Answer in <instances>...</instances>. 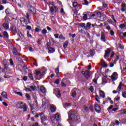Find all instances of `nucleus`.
<instances>
[{
    "label": "nucleus",
    "instance_id": "f257e3e1",
    "mask_svg": "<svg viewBox=\"0 0 126 126\" xmlns=\"http://www.w3.org/2000/svg\"><path fill=\"white\" fill-rule=\"evenodd\" d=\"M18 104L20 106V109H24L23 112L27 111V105L25 103H23L22 101H19Z\"/></svg>",
    "mask_w": 126,
    "mask_h": 126
},
{
    "label": "nucleus",
    "instance_id": "f03ea898",
    "mask_svg": "<svg viewBox=\"0 0 126 126\" xmlns=\"http://www.w3.org/2000/svg\"><path fill=\"white\" fill-rule=\"evenodd\" d=\"M27 20L24 19V18H21L20 20L21 24H23L24 23H25L26 25H27L29 21H30V20H29V15L28 14V13H27Z\"/></svg>",
    "mask_w": 126,
    "mask_h": 126
},
{
    "label": "nucleus",
    "instance_id": "7ed1b4c3",
    "mask_svg": "<svg viewBox=\"0 0 126 126\" xmlns=\"http://www.w3.org/2000/svg\"><path fill=\"white\" fill-rule=\"evenodd\" d=\"M3 63L4 64V69L7 71H11V69L8 67V66H9V64L8 63H7V61L5 60H3Z\"/></svg>",
    "mask_w": 126,
    "mask_h": 126
},
{
    "label": "nucleus",
    "instance_id": "20e7f679",
    "mask_svg": "<svg viewBox=\"0 0 126 126\" xmlns=\"http://www.w3.org/2000/svg\"><path fill=\"white\" fill-rule=\"evenodd\" d=\"M50 10L51 12V14L54 15V13H57V12H59V8L57 6H53L52 7H50Z\"/></svg>",
    "mask_w": 126,
    "mask_h": 126
},
{
    "label": "nucleus",
    "instance_id": "39448f33",
    "mask_svg": "<svg viewBox=\"0 0 126 126\" xmlns=\"http://www.w3.org/2000/svg\"><path fill=\"white\" fill-rule=\"evenodd\" d=\"M30 106L32 110L37 109V107H38V101L36 99H35L34 101H33L32 104L30 103Z\"/></svg>",
    "mask_w": 126,
    "mask_h": 126
},
{
    "label": "nucleus",
    "instance_id": "423d86ee",
    "mask_svg": "<svg viewBox=\"0 0 126 126\" xmlns=\"http://www.w3.org/2000/svg\"><path fill=\"white\" fill-rule=\"evenodd\" d=\"M46 72H42V71L36 70L35 71V74L37 76L39 77V78H42L44 75H45Z\"/></svg>",
    "mask_w": 126,
    "mask_h": 126
},
{
    "label": "nucleus",
    "instance_id": "0eeeda50",
    "mask_svg": "<svg viewBox=\"0 0 126 126\" xmlns=\"http://www.w3.org/2000/svg\"><path fill=\"white\" fill-rule=\"evenodd\" d=\"M82 73L84 75L85 77L88 79V78H90V75L91 73H90V71L88 70H86L85 71H82Z\"/></svg>",
    "mask_w": 126,
    "mask_h": 126
},
{
    "label": "nucleus",
    "instance_id": "6e6552de",
    "mask_svg": "<svg viewBox=\"0 0 126 126\" xmlns=\"http://www.w3.org/2000/svg\"><path fill=\"white\" fill-rule=\"evenodd\" d=\"M54 94L56 95L58 98H60V96H61V91L59 88H56L54 90Z\"/></svg>",
    "mask_w": 126,
    "mask_h": 126
},
{
    "label": "nucleus",
    "instance_id": "1a4fd4ad",
    "mask_svg": "<svg viewBox=\"0 0 126 126\" xmlns=\"http://www.w3.org/2000/svg\"><path fill=\"white\" fill-rule=\"evenodd\" d=\"M118 73H117V72H113L111 76L112 80H113V81L117 80V79H118Z\"/></svg>",
    "mask_w": 126,
    "mask_h": 126
},
{
    "label": "nucleus",
    "instance_id": "9d476101",
    "mask_svg": "<svg viewBox=\"0 0 126 126\" xmlns=\"http://www.w3.org/2000/svg\"><path fill=\"white\" fill-rule=\"evenodd\" d=\"M111 52H112V49H111V48L107 49V50L105 51L104 58H109V57H110V53H111Z\"/></svg>",
    "mask_w": 126,
    "mask_h": 126
},
{
    "label": "nucleus",
    "instance_id": "9b49d317",
    "mask_svg": "<svg viewBox=\"0 0 126 126\" xmlns=\"http://www.w3.org/2000/svg\"><path fill=\"white\" fill-rule=\"evenodd\" d=\"M30 9L29 10V13H33L36 14V9L34 7H32V6H29Z\"/></svg>",
    "mask_w": 126,
    "mask_h": 126
},
{
    "label": "nucleus",
    "instance_id": "f8f14e48",
    "mask_svg": "<svg viewBox=\"0 0 126 126\" xmlns=\"http://www.w3.org/2000/svg\"><path fill=\"white\" fill-rule=\"evenodd\" d=\"M50 110L51 113H55V112L57 111V107H56V106L54 104H51Z\"/></svg>",
    "mask_w": 126,
    "mask_h": 126
},
{
    "label": "nucleus",
    "instance_id": "ddd939ff",
    "mask_svg": "<svg viewBox=\"0 0 126 126\" xmlns=\"http://www.w3.org/2000/svg\"><path fill=\"white\" fill-rule=\"evenodd\" d=\"M69 120L71 122H77V116L76 115H73L69 117Z\"/></svg>",
    "mask_w": 126,
    "mask_h": 126
},
{
    "label": "nucleus",
    "instance_id": "4468645a",
    "mask_svg": "<svg viewBox=\"0 0 126 126\" xmlns=\"http://www.w3.org/2000/svg\"><path fill=\"white\" fill-rule=\"evenodd\" d=\"M94 109L95 111L97 112V113H98V114H99V113H101V107H100V105L98 104H95L94 106Z\"/></svg>",
    "mask_w": 126,
    "mask_h": 126
},
{
    "label": "nucleus",
    "instance_id": "2eb2a0df",
    "mask_svg": "<svg viewBox=\"0 0 126 126\" xmlns=\"http://www.w3.org/2000/svg\"><path fill=\"white\" fill-rule=\"evenodd\" d=\"M75 114H76V111L74 110H70L68 113V117H71L72 116H75Z\"/></svg>",
    "mask_w": 126,
    "mask_h": 126
},
{
    "label": "nucleus",
    "instance_id": "dca6fc26",
    "mask_svg": "<svg viewBox=\"0 0 126 126\" xmlns=\"http://www.w3.org/2000/svg\"><path fill=\"white\" fill-rule=\"evenodd\" d=\"M5 13L6 14H7V15H9V16H11V15H12V13L10 12V10L8 8L5 10Z\"/></svg>",
    "mask_w": 126,
    "mask_h": 126
},
{
    "label": "nucleus",
    "instance_id": "f3484780",
    "mask_svg": "<svg viewBox=\"0 0 126 126\" xmlns=\"http://www.w3.org/2000/svg\"><path fill=\"white\" fill-rule=\"evenodd\" d=\"M13 54L15 56H18V55H19V53H18V50L15 48H14L13 49Z\"/></svg>",
    "mask_w": 126,
    "mask_h": 126
},
{
    "label": "nucleus",
    "instance_id": "a211bd4d",
    "mask_svg": "<svg viewBox=\"0 0 126 126\" xmlns=\"http://www.w3.org/2000/svg\"><path fill=\"white\" fill-rule=\"evenodd\" d=\"M2 34H3L4 38L5 40H8L9 35L7 32H3Z\"/></svg>",
    "mask_w": 126,
    "mask_h": 126
},
{
    "label": "nucleus",
    "instance_id": "6ab92c4d",
    "mask_svg": "<svg viewBox=\"0 0 126 126\" xmlns=\"http://www.w3.org/2000/svg\"><path fill=\"white\" fill-rule=\"evenodd\" d=\"M40 91L42 93H46V92H47V90H46V88H45L44 86H41L40 87Z\"/></svg>",
    "mask_w": 126,
    "mask_h": 126
},
{
    "label": "nucleus",
    "instance_id": "aec40b11",
    "mask_svg": "<svg viewBox=\"0 0 126 126\" xmlns=\"http://www.w3.org/2000/svg\"><path fill=\"white\" fill-rule=\"evenodd\" d=\"M123 86H124V84L123 83V82H121L117 88V90L118 91H121V90H122V87H123Z\"/></svg>",
    "mask_w": 126,
    "mask_h": 126
},
{
    "label": "nucleus",
    "instance_id": "412c9836",
    "mask_svg": "<svg viewBox=\"0 0 126 126\" xmlns=\"http://www.w3.org/2000/svg\"><path fill=\"white\" fill-rule=\"evenodd\" d=\"M1 96L4 98V99H7V93L5 92H2L1 93Z\"/></svg>",
    "mask_w": 126,
    "mask_h": 126
},
{
    "label": "nucleus",
    "instance_id": "4be33fe9",
    "mask_svg": "<svg viewBox=\"0 0 126 126\" xmlns=\"http://www.w3.org/2000/svg\"><path fill=\"white\" fill-rule=\"evenodd\" d=\"M91 26V23L89 22L87 23L86 26L85 27V29L86 30H89Z\"/></svg>",
    "mask_w": 126,
    "mask_h": 126
},
{
    "label": "nucleus",
    "instance_id": "5701e85b",
    "mask_svg": "<svg viewBox=\"0 0 126 126\" xmlns=\"http://www.w3.org/2000/svg\"><path fill=\"white\" fill-rule=\"evenodd\" d=\"M48 50L49 54H53L55 52V49L50 47L49 48L47 49Z\"/></svg>",
    "mask_w": 126,
    "mask_h": 126
},
{
    "label": "nucleus",
    "instance_id": "b1692460",
    "mask_svg": "<svg viewBox=\"0 0 126 126\" xmlns=\"http://www.w3.org/2000/svg\"><path fill=\"white\" fill-rule=\"evenodd\" d=\"M101 39L103 42L106 41V37H105V34L102 33L101 36Z\"/></svg>",
    "mask_w": 126,
    "mask_h": 126
},
{
    "label": "nucleus",
    "instance_id": "393cba45",
    "mask_svg": "<svg viewBox=\"0 0 126 126\" xmlns=\"http://www.w3.org/2000/svg\"><path fill=\"white\" fill-rule=\"evenodd\" d=\"M3 27L4 28V29H8L9 28V26L8 25V24L7 23H4L3 24Z\"/></svg>",
    "mask_w": 126,
    "mask_h": 126
},
{
    "label": "nucleus",
    "instance_id": "a878e982",
    "mask_svg": "<svg viewBox=\"0 0 126 126\" xmlns=\"http://www.w3.org/2000/svg\"><path fill=\"white\" fill-rule=\"evenodd\" d=\"M101 63L103 65V67H107L108 66V64L106 63V62L105 61H101Z\"/></svg>",
    "mask_w": 126,
    "mask_h": 126
},
{
    "label": "nucleus",
    "instance_id": "bb28decb",
    "mask_svg": "<svg viewBox=\"0 0 126 126\" xmlns=\"http://www.w3.org/2000/svg\"><path fill=\"white\" fill-rule=\"evenodd\" d=\"M55 119L57 121H60L61 120V118H60V115H59V113H57L55 115Z\"/></svg>",
    "mask_w": 126,
    "mask_h": 126
},
{
    "label": "nucleus",
    "instance_id": "cd10ccee",
    "mask_svg": "<svg viewBox=\"0 0 126 126\" xmlns=\"http://www.w3.org/2000/svg\"><path fill=\"white\" fill-rule=\"evenodd\" d=\"M41 123H43V122H44L45 121H47V117L44 116L41 118Z\"/></svg>",
    "mask_w": 126,
    "mask_h": 126
},
{
    "label": "nucleus",
    "instance_id": "c85d7f7f",
    "mask_svg": "<svg viewBox=\"0 0 126 126\" xmlns=\"http://www.w3.org/2000/svg\"><path fill=\"white\" fill-rule=\"evenodd\" d=\"M120 36L122 38H125L126 36V32L124 33V32H120Z\"/></svg>",
    "mask_w": 126,
    "mask_h": 126
},
{
    "label": "nucleus",
    "instance_id": "c756f323",
    "mask_svg": "<svg viewBox=\"0 0 126 126\" xmlns=\"http://www.w3.org/2000/svg\"><path fill=\"white\" fill-rule=\"evenodd\" d=\"M71 96H72L73 98H75V97H76V92L75 91L72 92Z\"/></svg>",
    "mask_w": 126,
    "mask_h": 126
},
{
    "label": "nucleus",
    "instance_id": "7c9ffc66",
    "mask_svg": "<svg viewBox=\"0 0 126 126\" xmlns=\"http://www.w3.org/2000/svg\"><path fill=\"white\" fill-rule=\"evenodd\" d=\"M67 46H68V42L65 41L63 45L64 49H66V48H67Z\"/></svg>",
    "mask_w": 126,
    "mask_h": 126
},
{
    "label": "nucleus",
    "instance_id": "2f4dec72",
    "mask_svg": "<svg viewBox=\"0 0 126 126\" xmlns=\"http://www.w3.org/2000/svg\"><path fill=\"white\" fill-rule=\"evenodd\" d=\"M11 32H15L16 31V28L14 26L11 27Z\"/></svg>",
    "mask_w": 126,
    "mask_h": 126
},
{
    "label": "nucleus",
    "instance_id": "473e14b6",
    "mask_svg": "<svg viewBox=\"0 0 126 126\" xmlns=\"http://www.w3.org/2000/svg\"><path fill=\"white\" fill-rule=\"evenodd\" d=\"M95 54V51L94 50L90 51V55L93 57L94 55Z\"/></svg>",
    "mask_w": 126,
    "mask_h": 126
},
{
    "label": "nucleus",
    "instance_id": "72a5a7b5",
    "mask_svg": "<svg viewBox=\"0 0 126 126\" xmlns=\"http://www.w3.org/2000/svg\"><path fill=\"white\" fill-rule=\"evenodd\" d=\"M18 35L19 36L20 38H21V39H22L23 38V37L24 36V34H23L22 33V32H20L18 33Z\"/></svg>",
    "mask_w": 126,
    "mask_h": 126
},
{
    "label": "nucleus",
    "instance_id": "f704fd0d",
    "mask_svg": "<svg viewBox=\"0 0 126 126\" xmlns=\"http://www.w3.org/2000/svg\"><path fill=\"white\" fill-rule=\"evenodd\" d=\"M28 76H29V78H30V79H31V80H34V78L33 77V75H32V74L29 73L28 74Z\"/></svg>",
    "mask_w": 126,
    "mask_h": 126
},
{
    "label": "nucleus",
    "instance_id": "c9c22d12",
    "mask_svg": "<svg viewBox=\"0 0 126 126\" xmlns=\"http://www.w3.org/2000/svg\"><path fill=\"white\" fill-rule=\"evenodd\" d=\"M119 27L121 28V29H123V28H125V27H126V24H122L119 26Z\"/></svg>",
    "mask_w": 126,
    "mask_h": 126
},
{
    "label": "nucleus",
    "instance_id": "e433bc0d",
    "mask_svg": "<svg viewBox=\"0 0 126 126\" xmlns=\"http://www.w3.org/2000/svg\"><path fill=\"white\" fill-rule=\"evenodd\" d=\"M89 90L92 92V93H93L94 92V88H93V86H91Z\"/></svg>",
    "mask_w": 126,
    "mask_h": 126
},
{
    "label": "nucleus",
    "instance_id": "4c0bfd02",
    "mask_svg": "<svg viewBox=\"0 0 126 126\" xmlns=\"http://www.w3.org/2000/svg\"><path fill=\"white\" fill-rule=\"evenodd\" d=\"M64 106L65 107H70V106H71V105L70 104V103H66L64 104Z\"/></svg>",
    "mask_w": 126,
    "mask_h": 126
},
{
    "label": "nucleus",
    "instance_id": "58836bf2",
    "mask_svg": "<svg viewBox=\"0 0 126 126\" xmlns=\"http://www.w3.org/2000/svg\"><path fill=\"white\" fill-rule=\"evenodd\" d=\"M9 62H10V64H11V65H14V63H13V61H12V59H10L9 60Z\"/></svg>",
    "mask_w": 126,
    "mask_h": 126
},
{
    "label": "nucleus",
    "instance_id": "ea45409f",
    "mask_svg": "<svg viewBox=\"0 0 126 126\" xmlns=\"http://www.w3.org/2000/svg\"><path fill=\"white\" fill-rule=\"evenodd\" d=\"M46 98L42 99V106H45L46 105Z\"/></svg>",
    "mask_w": 126,
    "mask_h": 126
},
{
    "label": "nucleus",
    "instance_id": "a19ab883",
    "mask_svg": "<svg viewBox=\"0 0 126 126\" xmlns=\"http://www.w3.org/2000/svg\"><path fill=\"white\" fill-rule=\"evenodd\" d=\"M78 3L76 2H73V7H76L77 6Z\"/></svg>",
    "mask_w": 126,
    "mask_h": 126
},
{
    "label": "nucleus",
    "instance_id": "79ce46f5",
    "mask_svg": "<svg viewBox=\"0 0 126 126\" xmlns=\"http://www.w3.org/2000/svg\"><path fill=\"white\" fill-rule=\"evenodd\" d=\"M87 17H88L87 14H84V16H83L84 20H87Z\"/></svg>",
    "mask_w": 126,
    "mask_h": 126
},
{
    "label": "nucleus",
    "instance_id": "37998d69",
    "mask_svg": "<svg viewBox=\"0 0 126 126\" xmlns=\"http://www.w3.org/2000/svg\"><path fill=\"white\" fill-rule=\"evenodd\" d=\"M23 70H24V71L25 72H27V69H28L27 67L26 66H25V65H24L23 66Z\"/></svg>",
    "mask_w": 126,
    "mask_h": 126
},
{
    "label": "nucleus",
    "instance_id": "c03bdc74",
    "mask_svg": "<svg viewBox=\"0 0 126 126\" xmlns=\"http://www.w3.org/2000/svg\"><path fill=\"white\" fill-rule=\"evenodd\" d=\"M122 96L124 98H126V92H123L122 93Z\"/></svg>",
    "mask_w": 126,
    "mask_h": 126
},
{
    "label": "nucleus",
    "instance_id": "a18cd8bd",
    "mask_svg": "<svg viewBox=\"0 0 126 126\" xmlns=\"http://www.w3.org/2000/svg\"><path fill=\"white\" fill-rule=\"evenodd\" d=\"M120 99H121V97H118L117 98H114L115 103H116V102H118V101H119V100H120Z\"/></svg>",
    "mask_w": 126,
    "mask_h": 126
},
{
    "label": "nucleus",
    "instance_id": "49530a36",
    "mask_svg": "<svg viewBox=\"0 0 126 126\" xmlns=\"http://www.w3.org/2000/svg\"><path fill=\"white\" fill-rule=\"evenodd\" d=\"M26 97L27 98L28 100H30V95H29V94H26Z\"/></svg>",
    "mask_w": 126,
    "mask_h": 126
},
{
    "label": "nucleus",
    "instance_id": "de8ad7c7",
    "mask_svg": "<svg viewBox=\"0 0 126 126\" xmlns=\"http://www.w3.org/2000/svg\"><path fill=\"white\" fill-rule=\"evenodd\" d=\"M50 45H51V43H50V42H47V44H46V46H47L46 49H48L50 48Z\"/></svg>",
    "mask_w": 126,
    "mask_h": 126
},
{
    "label": "nucleus",
    "instance_id": "09e8293b",
    "mask_svg": "<svg viewBox=\"0 0 126 126\" xmlns=\"http://www.w3.org/2000/svg\"><path fill=\"white\" fill-rule=\"evenodd\" d=\"M55 72L56 73V74L58 75V74H59V72H60V69L59 68H56L55 70Z\"/></svg>",
    "mask_w": 126,
    "mask_h": 126
},
{
    "label": "nucleus",
    "instance_id": "8fccbe9b",
    "mask_svg": "<svg viewBox=\"0 0 126 126\" xmlns=\"http://www.w3.org/2000/svg\"><path fill=\"white\" fill-rule=\"evenodd\" d=\"M15 94H17V95H19L20 96H22L23 94L20 92H17L15 93Z\"/></svg>",
    "mask_w": 126,
    "mask_h": 126
},
{
    "label": "nucleus",
    "instance_id": "3c124183",
    "mask_svg": "<svg viewBox=\"0 0 126 126\" xmlns=\"http://www.w3.org/2000/svg\"><path fill=\"white\" fill-rule=\"evenodd\" d=\"M4 78H10V76L7 75V74H5V75H4Z\"/></svg>",
    "mask_w": 126,
    "mask_h": 126
},
{
    "label": "nucleus",
    "instance_id": "603ef678",
    "mask_svg": "<svg viewBox=\"0 0 126 126\" xmlns=\"http://www.w3.org/2000/svg\"><path fill=\"white\" fill-rule=\"evenodd\" d=\"M59 39H61V40H65V38H64V37L63 36V35H60L59 36Z\"/></svg>",
    "mask_w": 126,
    "mask_h": 126
},
{
    "label": "nucleus",
    "instance_id": "864d4df0",
    "mask_svg": "<svg viewBox=\"0 0 126 126\" xmlns=\"http://www.w3.org/2000/svg\"><path fill=\"white\" fill-rule=\"evenodd\" d=\"M28 79V77L25 76L23 78V80H24V81H26Z\"/></svg>",
    "mask_w": 126,
    "mask_h": 126
},
{
    "label": "nucleus",
    "instance_id": "5fc2aeb1",
    "mask_svg": "<svg viewBox=\"0 0 126 126\" xmlns=\"http://www.w3.org/2000/svg\"><path fill=\"white\" fill-rule=\"evenodd\" d=\"M54 83L56 84H59L60 83V79H57Z\"/></svg>",
    "mask_w": 126,
    "mask_h": 126
},
{
    "label": "nucleus",
    "instance_id": "6e6d98bb",
    "mask_svg": "<svg viewBox=\"0 0 126 126\" xmlns=\"http://www.w3.org/2000/svg\"><path fill=\"white\" fill-rule=\"evenodd\" d=\"M115 124L116 126H119L120 125V122L119 121V120H116Z\"/></svg>",
    "mask_w": 126,
    "mask_h": 126
},
{
    "label": "nucleus",
    "instance_id": "4d7b16f0",
    "mask_svg": "<svg viewBox=\"0 0 126 126\" xmlns=\"http://www.w3.org/2000/svg\"><path fill=\"white\" fill-rule=\"evenodd\" d=\"M26 91L27 92H31V90H30V88H26Z\"/></svg>",
    "mask_w": 126,
    "mask_h": 126
},
{
    "label": "nucleus",
    "instance_id": "13d9d810",
    "mask_svg": "<svg viewBox=\"0 0 126 126\" xmlns=\"http://www.w3.org/2000/svg\"><path fill=\"white\" fill-rule=\"evenodd\" d=\"M4 7L3 5H0V11L3 10Z\"/></svg>",
    "mask_w": 126,
    "mask_h": 126
},
{
    "label": "nucleus",
    "instance_id": "bf43d9fd",
    "mask_svg": "<svg viewBox=\"0 0 126 126\" xmlns=\"http://www.w3.org/2000/svg\"><path fill=\"white\" fill-rule=\"evenodd\" d=\"M80 26H81V27H84V29H85V23L81 24Z\"/></svg>",
    "mask_w": 126,
    "mask_h": 126
},
{
    "label": "nucleus",
    "instance_id": "052dcab7",
    "mask_svg": "<svg viewBox=\"0 0 126 126\" xmlns=\"http://www.w3.org/2000/svg\"><path fill=\"white\" fill-rule=\"evenodd\" d=\"M62 86L63 87H65L66 86V85L63 83V82H62Z\"/></svg>",
    "mask_w": 126,
    "mask_h": 126
},
{
    "label": "nucleus",
    "instance_id": "680f3d73",
    "mask_svg": "<svg viewBox=\"0 0 126 126\" xmlns=\"http://www.w3.org/2000/svg\"><path fill=\"white\" fill-rule=\"evenodd\" d=\"M120 49H124V46L122 45L121 44H119Z\"/></svg>",
    "mask_w": 126,
    "mask_h": 126
},
{
    "label": "nucleus",
    "instance_id": "e2e57ef3",
    "mask_svg": "<svg viewBox=\"0 0 126 126\" xmlns=\"http://www.w3.org/2000/svg\"><path fill=\"white\" fill-rule=\"evenodd\" d=\"M121 11H126V7H122Z\"/></svg>",
    "mask_w": 126,
    "mask_h": 126
},
{
    "label": "nucleus",
    "instance_id": "0e129e2a",
    "mask_svg": "<svg viewBox=\"0 0 126 126\" xmlns=\"http://www.w3.org/2000/svg\"><path fill=\"white\" fill-rule=\"evenodd\" d=\"M27 35L28 37L32 38V35H31V34H30L29 32H27Z\"/></svg>",
    "mask_w": 126,
    "mask_h": 126
},
{
    "label": "nucleus",
    "instance_id": "69168bd1",
    "mask_svg": "<svg viewBox=\"0 0 126 126\" xmlns=\"http://www.w3.org/2000/svg\"><path fill=\"white\" fill-rule=\"evenodd\" d=\"M43 115H44V112H41L38 114V115L41 117H43Z\"/></svg>",
    "mask_w": 126,
    "mask_h": 126
},
{
    "label": "nucleus",
    "instance_id": "338daca9",
    "mask_svg": "<svg viewBox=\"0 0 126 126\" xmlns=\"http://www.w3.org/2000/svg\"><path fill=\"white\" fill-rule=\"evenodd\" d=\"M26 29L28 30H31V26H27L26 27Z\"/></svg>",
    "mask_w": 126,
    "mask_h": 126
},
{
    "label": "nucleus",
    "instance_id": "774afa93",
    "mask_svg": "<svg viewBox=\"0 0 126 126\" xmlns=\"http://www.w3.org/2000/svg\"><path fill=\"white\" fill-rule=\"evenodd\" d=\"M32 126H39L38 123H35L34 124L32 125Z\"/></svg>",
    "mask_w": 126,
    "mask_h": 126
}]
</instances>
